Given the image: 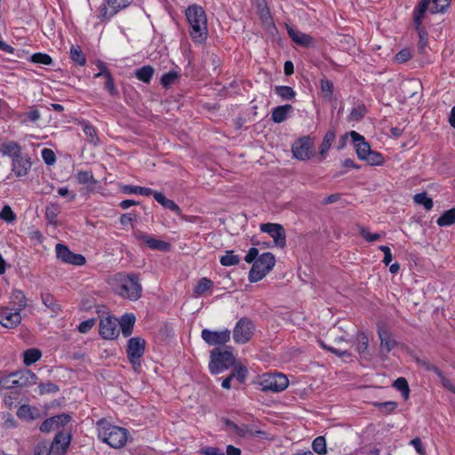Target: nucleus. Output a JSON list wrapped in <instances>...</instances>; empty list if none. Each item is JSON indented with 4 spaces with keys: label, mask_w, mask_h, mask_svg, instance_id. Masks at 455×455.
<instances>
[{
    "label": "nucleus",
    "mask_w": 455,
    "mask_h": 455,
    "mask_svg": "<svg viewBox=\"0 0 455 455\" xmlns=\"http://www.w3.org/2000/svg\"><path fill=\"white\" fill-rule=\"evenodd\" d=\"M244 260L247 263H253L249 272L251 283L263 279L275 264V259L272 253L265 252L259 256V250L255 247L249 250Z\"/></svg>",
    "instance_id": "1"
},
{
    "label": "nucleus",
    "mask_w": 455,
    "mask_h": 455,
    "mask_svg": "<svg viewBox=\"0 0 455 455\" xmlns=\"http://www.w3.org/2000/svg\"><path fill=\"white\" fill-rule=\"evenodd\" d=\"M97 431L99 439L114 449L124 447L127 442L128 431L105 419L98 421Z\"/></svg>",
    "instance_id": "2"
},
{
    "label": "nucleus",
    "mask_w": 455,
    "mask_h": 455,
    "mask_svg": "<svg viewBox=\"0 0 455 455\" xmlns=\"http://www.w3.org/2000/svg\"><path fill=\"white\" fill-rule=\"evenodd\" d=\"M186 17L190 25V36L194 42L202 43L207 38V20L204 9L196 4L189 6Z\"/></svg>",
    "instance_id": "3"
},
{
    "label": "nucleus",
    "mask_w": 455,
    "mask_h": 455,
    "mask_svg": "<svg viewBox=\"0 0 455 455\" xmlns=\"http://www.w3.org/2000/svg\"><path fill=\"white\" fill-rule=\"evenodd\" d=\"M115 291L122 298L135 301L141 297L142 288L134 274L118 273L114 277Z\"/></svg>",
    "instance_id": "4"
},
{
    "label": "nucleus",
    "mask_w": 455,
    "mask_h": 455,
    "mask_svg": "<svg viewBox=\"0 0 455 455\" xmlns=\"http://www.w3.org/2000/svg\"><path fill=\"white\" fill-rule=\"evenodd\" d=\"M450 4V0H420L413 11V26L420 34H424L422 22L428 10L431 13L443 12Z\"/></svg>",
    "instance_id": "5"
},
{
    "label": "nucleus",
    "mask_w": 455,
    "mask_h": 455,
    "mask_svg": "<svg viewBox=\"0 0 455 455\" xmlns=\"http://www.w3.org/2000/svg\"><path fill=\"white\" fill-rule=\"evenodd\" d=\"M209 363L210 371L212 374H219L231 367L235 363V357L231 351L214 348L211 352Z\"/></svg>",
    "instance_id": "6"
},
{
    "label": "nucleus",
    "mask_w": 455,
    "mask_h": 455,
    "mask_svg": "<svg viewBox=\"0 0 455 455\" xmlns=\"http://www.w3.org/2000/svg\"><path fill=\"white\" fill-rule=\"evenodd\" d=\"M36 379L37 377L34 372L25 370L11 374L8 379L4 380V384L0 379V387L4 388L25 387L36 384Z\"/></svg>",
    "instance_id": "7"
},
{
    "label": "nucleus",
    "mask_w": 455,
    "mask_h": 455,
    "mask_svg": "<svg viewBox=\"0 0 455 455\" xmlns=\"http://www.w3.org/2000/svg\"><path fill=\"white\" fill-rule=\"evenodd\" d=\"M145 340L140 337H133L127 343V356L133 368L140 367V359L145 351Z\"/></svg>",
    "instance_id": "8"
},
{
    "label": "nucleus",
    "mask_w": 455,
    "mask_h": 455,
    "mask_svg": "<svg viewBox=\"0 0 455 455\" xmlns=\"http://www.w3.org/2000/svg\"><path fill=\"white\" fill-rule=\"evenodd\" d=\"M253 330L254 326L249 318H241L233 330L234 341L240 344L248 342L253 335Z\"/></svg>",
    "instance_id": "9"
},
{
    "label": "nucleus",
    "mask_w": 455,
    "mask_h": 455,
    "mask_svg": "<svg viewBox=\"0 0 455 455\" xmlns=\"http://www.w3.org/2000/svg\"><path fill=\"white\" fill-rule=\"evenodd\" d=\"M132 0H105L99 10V18L101 20H108L121 9L126 8Z\"/></svg>",
    "instance_id": "10"
},
{
    "label": "nucleus",
    "mask_w": 455,
    "mask_h": 455,
    "mask_svg": "<svg viewBox=\"0 0 455 455\" xmlns=\"http://www.w3.org/2000/svg\"><path fill=\"white\" fill-rule=\"evenodd\" d=\"M261 385L264 391L281 392L288 387L289 380L283 373H273L266 376Z\"/></svg>",
    "instance_id": "11"
},
{
    "label": "nucleus",
    "mask_w": 455,
    "mask_h": 455,
    "mask_svg": "<svg viewBox=\"0 0 455 455\" xmlns=\"http://www.w3.org/2000/svg\"><path fill=\"white\" fill-rule=\"evenodd\" d=\"M260 230L270 235L274 239L275 246L283 248L286 245L285 231L282 225L276 223H265L260 225Z\"/></svg>",
    "instance_id": "12"
},
{
    "label": "nucleus",
    "mask_w": 455,
    "mask_h": 455,
    "mask_svg": "<svg viewBox=\"0 0 455 455\" xmlns=\"http://www.w3.org/2000/svg\"><path fill=\"white\" fill-rule=\"evenodd\" d=\"M201 337L209 346L224 345L230 339V331L226 329L220 331H214L204 329Z\"/></svg>",
    "instance_id": "13"
},
{
    "label": "nucleus",
    "mask_w": 455,
    "mask_h": 455,
    "mask_svg": "<svg viewBox=\"0 0 455 455\" xmlns=\"http://www.w3.org/2000/svg\"><path fill=\"white\" fill-rule=\"evenodd\" d=\"M56 255L64 263L82 266L85 263V258L81 254L73 253L66 245L58 243L55 248Z\"/></svg>",
    "instance_id": "14"
},
{
    "label": "nucleus",
    "mask_w": 455,
    "mask_h": 455,
    "mask_svg": "<svg viewBox=\"0 0 455 455\" xmlns=\"http://www.w3.org/2000/svg\"><path fill=\"white\" fill-rule=\"evenodd\" d=\"M137 240L143 242L151 250L159 251H168L171 249V244L167 242L158 240L142 231L137 230L134 233Z\"/></svg>",
    "instance_id": "15"
},
{
    "label": "nucleus",
    "mask_w": 455,
    "mask_h": 455,
    "mask_svg": "<svg viewBox=\"0 0 455 455\" xmlns=\"http://www.w3.org/2000/svg\"><path fill=\"white\" fill-rule=\"evenodd\" d=\"M119 333L117 319L107 316L100 319V334L103 339H113Z\"/></svg>",
    "instance_id": "16"
},
{
    "label": "nucleus",
    "mask_w": 455,
    "mask_h": 455,
    "mask_svg": "<svg viewBox=\"0 0 455 455\" xmlns=\"http://www.w3.org/2000/svg\"><path fill=\"white\" fill-rule=\"evenodd\" d=\"M21 322L20 311L14 308L4 307L0 311V323L5 328H15Z\"/></svg>",
    "instance_id": "17"
},
{
    "label": "nucleus",
    "mask_w": 455,
    "mask_h": 455,
    "mask_svg": "<svg viewBox=\"0 0 455 455\" xmlns=\"http://www.w3.org/2000/svg\"><path fill=\"white\" fill-rule=\"evenodd\" d=\"M351 140L354 143V148L355 149L357 157L360 160H364V158L369 155L371 151L370 144L365 140L364 137L355 131H351L349 132Z\"/></svg>",
    "instance_id": "18"
},
{
    "label": "nucleus",
    "mask_w": 455,
    "mask_h": 455,
    "mask_svg": "<svg viewBox=\"0 0 455 455\" xmlns=\"http://www.w3.org/2000/svg\"><path fill=\"white\" fill-rule=\"evenodd\" d=\"M311 140L308 137L298 140L292 146L293 156L299 160H307L311 155Z\"/></svg>",
    "instance_id": "19"
},
{
    "label": "nucleus",
    "mask_w": 455,
    "mask_h": 455,
    "mask_svg": "<svg viewBox=\"0 0 455 455\" xmlns=\"http://www.w3.org/2000/svg\"><path fill=\"white\" fill-rule=\"evenodd\" d=\"M70 439L69 435L58 433L50 448L52 452L57 453V455H64L70 443Z\"/></svg>",
    "instance_id": "20"
},
{
    "label": "nucleus",
    "mask_w": 455,
    "mask_h": 455,
    "mask_svg": "<svg viewBox=\"0 0 455 455\" xmlns=\"http://www.w3.org/2000/svg\"><path fill=\"white\" fill-rule=\"evenodd\" d=\"M356 352L360 355L363 359H369V339L363 332H358L355 336L354 343H353Z\"/></svg>",
    "instance_id": "21"
},
{
    "label": "nucleus",
    "mask_w": 455,
    "mask_h": 455,
    "mask_svg": "<svg viewBox=\"0 0 455 455\" xmlns=\"http://www.w3.org/2000/svg\"><path fill=\"white\" fill-rule=\"evenodd\" d=\"M100 71L95 75V77L98 78L100 76H104L106 79L105 80V89L108 90V92L112 96H117L118 91L115 86L113 76H111V74L109 73V71L107 69V68L104 66L103 63H100Z\"/></svg>",
    "instance_id": "22"
},
{
    "label": "nucleus",
    "mask_w": 455,
    "mask_h": 455,
    "mask_svg": "<svg viewBox=\"0 0 455 455\" xmlns=\"http://www.w3.org/2000/svg\"><path fill=\"white\" fill-rule=\"evenodd\" d=\"M31 163L22 155L12 160V172L18 177L25 176L30 169Z\"/></svg>",
    "instance_id": "23"
},
{
    "label": "nucleus",
    "mask_w": 455,
    "mask_h": 455,
    "mask_svg": "<svg viewBox=\"0 0 455 455\" xmlns=\"http://www.w3.org/2000/svg\"><path fill=\"white\" fill-rule=\"evenodd\" d=\"M288 34L293 42L301 46H309L313 43V38L309 35L293 28H288Z\"/></svg>",
    "instance_id": "24"
},
{
    "label": "nucleus",
    "mask_w": 455,
    "mask_h": 455,
    "mask_svg": "<svg viewBox=\"0 0 455 455\" xmlns=\"http://www.w3.org/2000/svg\"><path fill=\"white\" fill-rule=\"evenodd\" d=\"M118 323L122 333L124 337H129L133 330V326L135 323V316L132 314H125L121 317V320Z\"/></svg>",
    "instance_id": "25"
},
{
    "label": "nucleus",
    "mask_w": 455,
    "mask_h": 455,
    "mask_svg": "<svg viewBox=\"0 0 455 455\" xmlns=\"http://www.w3.org/2000/svg\"><path fill=\"white\" fill-rule=\"evenodd\" d=\"M292 109L293 108L290 104L278 106L272 110L271 118L276 124L283 123L286 120L289 113H291Z\"/></svg>",
    "instance_id": "26"
},
{
    "label": "nucleus",
    "mask_w": 455,
    "mask_h": 455,
    "mask_svg": "<svg viewBox=\"0 0 455 455\" xmlns=\"http://www.w3.org/2000/svg\"><path fill=\"white\" fill-rule=\"evenodd\" d=\"M78 124L86 135L87 140L95 146L98 145L100 140L97 136L96 129L86 120H81Z\"/></svg>",
    "instance_id": "27"
},
{
    "label": "nucleus",
    "mask_w": 455,
    "mask_h": 455,
    "mask_svg": "<svg viewBox=\"0 0 455 455\" xmlns=\"http://www.w3.org/2000/svg\"><path fill=\"white\" fill-rule=\"evenodd\" d=\"M153 196L156 201L164 208L169 209L177 214L180 213V208L179 205L174 201L166 198L161 192L155 191Z\"/></svg>",
    "instance_id": "28"
},
{
    "label": "nucleus",
    "mask_w": 455,
    "mask_h": 455,
    "mask_svg": "<svg viewBox=\"0 0 455 455\" xmlns=\"http://www.w3.org/2000/svg\"><path fill=\"white\" fill-rule=\"evenodd\" d=\"M1 151L4 156H7L12 158V160L15 159L21 156V148L20 146L14 141H9L3 144L1 148Z\"/></svg>",
    "instance_id": "29"
},
{
    "label": "nucleus",
    "mask_w": 455,
    "mask_h": 455,
    "mask_svg": "<svg viewBox=\"0 0 455 455\" xmlns=\"http://www.w3.org/2000/svg\"><path fill=\"white\" fill-rule=\"evenodd\" d=\"M378 334L380 339V347L386 353H389L395 346V341L389 336L388 332L379 328Z\"/></svg>",
    "instance_id": "30"
},
{
    "label": "nucleus",
    "mask_w": 455,
    "mask_h": 455,
    "mask_svg": "<svg viewBox=\"0 0 455 455\" xmlns=\"http://www.w3.org/2000/svg\"><path fill=\"white\" fill-rule=\"evenodd\" d=\"M38 411L29 405H21L17 411V416L26 420H33L37 417Z\"/></svg>",
    "instance_id": "31"
},
{
    "label": "nucleus",
    "mask_w": 455,
    "mask_h": 455,
    "mask_svg": "<svg viewBox=\"0 0 455 455\" xmlns=\"http://www.w3.org/2000/svg\"><path fill=\"white\" fill-rule=\"evenodd\" d=\"M42 356V352L37 348H29L23 352V363L29 366L37 362Z\"/></svg>",
    "instance_id": "32"
},
{
    "label": "nucleus",
    "mask_w": 455,
    "mask_h": 455,
    "mask_svg": "<svg viewBox=\"0 0 455 455\" xmlns=\"http://www.w3.org/2000/svg\"><path fill=\"white\" fill-rule=\"evenodd\" d=\"M11 303L12 304L14 309L18 311H21L27 306V299L25 295L20 291H15L12 292Z\"/></svg>",
    "instance_id": "33"
},
{
    "label": "nucleus",
    "mask_w": 455,
    "mask_h": 455,
    "mask_svg": "<svg viewBox=\"0 0 455 455\" xmlns=\"http://www.w3.org/2000/svg\"><path fill=\"white\" fill-rule=\"evenodd\" d=\"M335 139V133L332 131H328L323 140L322 144L319 148V155L323 159L329 151L333 140Z\"/></svg>",
    "instance_id": "34"
},
{
    "label": "nucleus",
    "mask_w": 455,
    "mask_h": 455,
    "mask_svg": "<svg viewBox=\"0 0 455 455\" xmlns=\"http://www.w3.org/2000/svg\"><path fill=\"white\" fill-rule=\"evenodd\" d=\"M440 227H447L455 223V208L444 212L436 220Z\"/></svg>",
    "instance_id": "35"
},
{
    "label": "nucleus",
    "mask_w": 455,
    "mask_h": 455,
    "mask_svg": "<svg viewBox=\"0 0 455 455\" xmlns=\"http://www.w3.org/2000/svg\"><path fill=\"white\" fill-rule=\"evenodd\" d=\"M154 75V68L151 66H144L136 70V77L146 84H149Z\"/></svg>",
    "instance_id": "36"
},
{
    "label": "nucleus",
    "mask_w": 455,
    "mask_h": 455,
    "mask_svg": "<svg viewBox=\"0 0 455 455\" xmlns=\"http://www.w3.org/2000/svg\"><path fill=\"white\" fill-rule=\"evenodd\" d=\"M19 117L21 119L22 123H36L41 118V113L35 107H30L28 112L20 114Z\"/></svg>",
    "instance_id": "37"
},
{
    "label": "nucleus",
    "mask_w": 455,
    "mask_h": 455,
    "mask_svg": "<svg viewBox=\"0 0 455 455\" xmlns=\"http://www.w3.org/2000/svg\"><path fill=\"white\" fill-rule=\"evenodd\" d=\"M76 179L80 184L93 186L96 184V180L94 179L92 173L88 171H79L76 174Z\"/></svg>",
    "instance_id": "38"
},
{
    "label": "nucleus",
    "mask_w": 455,
    "mask_h": 455,
    "mask_svg": "<svg viewBox=\"0 0 455 455\" xmlns=\"http://www.w3.org/2000/svg\"><path fill=\"white\" fill-rule=\"evenodd\" d=\"M124 192L125 194H137V195L148 196L154 195L155 191L149 188L127 185L124 188Z\"/></svg>",
    "instance_id": "39"
},
{
    "label": "nucleus",
    "mask_w": 455,
    "mask_h": 455,
    "mask_svg": "<svg viewBox=\"0 0 455 455\" xmlns=\"http://www.w3.org/2000/svg\"><path fill=\"white\" fill-rule=\"evenodd\" d=\"M213 283L212 280L204 277L200 279L194 289V292L196 296L204 295L207 291L212 289Z\"/></svg>",
    "instance_id": "40"
},
{
    "label": "nucleus",
    "mask_w": 455,
    "mask_h": 455,
    "mask_svg": "<svg viewBox=\"0 0 455 455\" xmlns=\"http://www.w3.org/2000/svg\"><path fill=\"white\" fill-rule=\"evenodd\" d=\"M60 417H52L45 419L40 426L39 429L41 432L49 433L59 427Z\"/></svg>",
    "instance_id": "41"
},
{
    "label": "nucleus",
    "mask_w": 455,
    "mask_h": 455,
    "mask_svg": "<svg viewBox=\"0 0 455 455\" xmlns=\"http://www.w3.org/2000/svg\"><path fill=\"white\" fill-rule=\"evenodd\" d=\"M413 201L417 204L423 205L427 211H430L434 205L432 198L428 197L426 193L416 194L413 196Z\"/></svg>",
    "instance_id": "42"
},
{
    "label": "nucleus",
    "mask_w": 455,
    "mask_h": 455,
    "mask_svg": "<svg viewBox=\"0 0 455 455\" xmlns=\"http://www.w3.org/2000/svg\"><path fill=\"white\" fill-rule=\"evenodd\" d=\"M275 93L283 100H289L295 97L294 90L290 86L279 85L275 88Z\"/></svg>",
    "instance_id": "43"
},
{
    "label": "nucleus",
    "mask_w": 455,
    "mask_h": 455,
    "mask_svg": "<svg viewBox=\"0 0 455 455\" xmlns=\"http://www.w3.org/2000/svg\"><path fill=\"white\" fill-rule=\"evenodd\" d=\"M180 78V74L176 71H170L164 74L161 77V84L164 87L168 88L177 83Z\"/></svg>",
    "instance_id": "44"
},
{
    "label": "nucleus",
    "mask_w": 455,
    "mask_h": 455,
    "mask_svg": "<svg viewBox=\"0 0 455 455\" xmlns=\"http://www.w3.org/2000/svg\"><path fill=\"white\" fill-rule=\"evenodd\" d=\"M240 262V257L234 254L233 251H228L224 256L220 258V263L223 266H235Z\"/></svg>",
    "instance_id": "45"
},
{
    "label": "nucleus",
    "mask_w": 455,
    "mask_h": 455,
    "mask_svg": "<svg viewBox=\"0 0 455 455\" xmlns=\"http://www.w3.org/2000/svg\"><path fill=\"white\" fill-rule=\"evenodd\" d=\"M70 58L74 62L77 63L80 66H84L86 62L85 56L82 52V50L79 46H72L71 47Z\"/></svg>",
    "instance_id": "46"
},
{
    "label": "nucleus",
    "mask_w": 455,
    "mask_h": 455,
    "mask_svg": "<svg viewBox=\"0 0 455 455\" xmlns=\"http://www.w3.org/2000/svg\"><path fill=\"white\" fill-rule=\"evenodd\" d=\"M60 212V208L58 204L56 203H51L49 204L45 208V215L47 220L53 223L56 220L57 216L59 215Z\"/></svg>",
    "instance_id": "47"
},
{
    "label": "nucleus",
    "mask_w": 455,
    "mask_h": 455,
    "mask_svg": "<svg viewBox=\"0 0 455 455\" xmlns=\"http://www.w3.org/2000/svg\"><path fill=\"white\" fill-rule=\"evenodd\" d=\"M397 390L401 391L404 399H408L410 388L405 378L400 377L396 379L393 385Z\"/></svg>",
    "instance_id": "48"
},
{
    "label": "nucleus",
    "mask_w": 455,
    "mask_h": 455,
    "mask_svg": "<svg viewBox=\"0 0 455 455\" xmlns=\"http://www.w3.org/2000/svg\"><path fill=\"white\" fill-rule=\"evenodd\" d=\"M265 433L260 430H254L252 427L243 425L239 426V429L237 432V435L241 437H249V436H259L261 435H264Z\"/></svg>",
    "instance_id": "49"
},
{
    "label": "nucleus",
    "mask_w": 455,
    "mask_h": 455,
    "mask_svg": "<svg viewBox=\"0 0 455 455\" xmlns=\"http://www.w3.org/2000/svg\"><path fill=\"white\" fill-rule=\"evenodd\" d=\"M312 449L315 452L324 455L327 452L325 438L323 436L316 437L312 443Z\"/></svg>",
    "instance_id": "50"
},
{
    "label": "nucleus",
    "mask_w": 455,
    "mask_h": 455,
    "mask_svg": "<svg viewBox=\"0 0 455 455\" xmlns=\"http://www.w3.org/2000/svg\"><path fill=\"white\" fill-rule=\"evenodd\" d=\"M363 161L370 165H381L384 163V157L380 153L371 150Z\"/></svg>",
    "instance_id": "51"
},
{
    "label": "nucleus",
    "mask_w": 455,
    "mask_h": 455,
    "mask_svg": "<svg viewBox=\"0 0 455 455\" xmlns=\"http://www.w3.org/2000/svg\"><path fill=\"white\" fill-rule=\"evenodd\" d=\"M374 405L378 407L381 412L387 414L393 412L398 407V403L393 401L375 403Z\"/></svg>",
    "instance_id": "52"
},
{
    "label": "nucleus",
    "mask_w": 455,
    "mask_h": 455,
    "mask_svg": "<svg viewBox=\"0 0 455 455\" xmlns=\"http://www.w3.org/2000/svg\"><path fill=\"white\" fill-rule=\"evenodd\" d=\"M31 60L34 63L43 64V65H51L52 62V59L51 58V56H49L46 53H41V52L34 53L31 56Z\"/></svg>",
    "instance_id": "53"
},
{
    "label": "nucleus",
    "mask_w": 455,
    "mask_h": 455,
    "mask_svg": "<svg viewBox=\"0 0 455 455\" xmlns=\"http://www.w3.org/2000/svg\"><path fill=\"white\" fill-rule=\"evenodd\" d=\"M58 390L59 387L52 382L42 383L37 387V392L41 395L44 394L55 393Z\"/></svg>",
    "instance_id": "54"
},
{
    "label": "nucleus",
    "mask_w": 455,
    "mask_h": 455,
    "mask_svg": "<svg viewBox=\"0 0 455 455\" xmlns=\"http://www.w3.org/2000/svg\"><path fill=\"white\" fill-rule=\"evenodd\" d=\"M230 375L231 378L237 380L238 384H242L247 376V369L245 367L236 368L230 373Z\"/></svg>",
    "instance_id": "55"
},
{
    "label": "nucleus",
    "mask_w": 455,
    "mask_h": 455,
    "mask_svg": "<svg viewBox=\"0 0 455 455\" xmlns=\"http://www.w3.org/2000/svg\"><path fill=\"white\" fill-rule=\"evenodd\" d=\"M366 113V108L364 106H358L354 108L349 115V120L359 121L361 120Z\"/></svg>",
    "instance_id": "56"
},
{
    "label": "nucleus",
    "mask_w": 455,
    "mask_h": 455,
    "mask_svg": "<svg viewBox=\"0 0 455 455\" xmlns=\"http://www.w3.org/2000/svg\"><path fill=\"white\" fill-rule=\"evenodd\" d=\"M321 91L323 94V97L326 99H331L333 92V84L329 80H322L321 81Z\"/></svg>",
    "instance_id": "57"
},
{
    "label": "nucleus",
    "mask_w": 455,
    "mask_h": 455,
    "mask_svg": "<svg viewBox=\"0 0 455 455\" xmlns=\"http://www.w3.org/2000/svg\"><path fill=\"white\" fill-rule=\"evenodd\" d=\"M411 58V52L410 49L404 48L401 50L394 58L396 63H405Z\"/></svg>",
    "instance_id": "58"
},
{
    "label": "nucleus",
    "mask_w": 455,
    "mask_h": 455,
    "mask_svg": "<svg viewBox=\"0 0 455 455\" xmlns=\"http://www.w3.org/2000/svg\"><path fill=\"white\" fill-rule=\"evenodd\" d=\"M41 156L44 163L48 165H52L56 162V156L54 152L50 148H44L41 151Z\"/></svg>",
    "instance_id": "59"
},
{
    "label": "nucleus",
    "mask_w": 455,
    "mask_h": 455,
    "mask_svg": "<svg viewBox=\"0 0 455 455\" xmlns=\"http://www.w3.org/2000/svg\"><path fill=\"white\" fill-rule=\"evenodd\" d=\"M0 218L6 222H12L15 220V214L12 208L6 205L0 212Z\"/></svg>",
    "instance_id": "60"
},
{
    "label": "nucleus",
    "mask_w": 455,
    "mask_h": 455,
    "mask_svg": "<svg viewBox=\"0 0 455 455\" xmlns=\"http://www.w3.org/2000/svg\"><path fill=\"white\" fill-rule=\"evenodd\" d=\"M418 363L419 366L424 368L426 371H432L436 375H441V371L434 364H432L430 362L425 359L418 360Z\"/></svg>",
    "instance_id": "61"
},
{
    "label": "nucleus",
    "mask_w": 455,
    "mask_h": 455,
    "mask_svg": "<svg viewBox=\"0 0 455 455\" xmlns=\"http://www.w3.org/2000/svg\"><path fill=\"white\" fill-rule=\"evenodd\" d=\"M95 324V319H88L86 321L82 322L78 325V331L81 333H87Z\"/></svg>",
    "instance_id": "62"
},
{
    "label": "nucleus",
    "mask_w": 455,
    "mask_h": 455,
    "mask_svg": "<svg viewBox=\"0 0 455 455\" xmlns=\"http://www.w3.org/2000/svg\"><path fill=\"white\" fill-rule=\"evenodd\" d=\"M139 216L133 212H128L125 214H123L120 217V223L123 226H127L128 224L132 223V221H136L138 220Z\"/></svg>",
    "instance_id": "63"
},
{
    "label": "nucleus",
    "mask_w": 455,
    "mask_h": 455,
    "mask_svg": "<svg viewBox=\"0 0 455 455\" xmlns=\"http://www.w3.org/2000/svg\"><path fill=\"white\" fill-rule=\"evenodd\" d=\"M51 452L52 451L46 443H39L35 449L34 455H50Z\"/></svg>",
    "instance_id": "64"
}]
</instances>
